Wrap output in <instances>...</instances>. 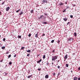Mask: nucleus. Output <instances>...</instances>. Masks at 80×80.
<instances>
[{
  "label": "nucleus",
  "instance_id": "f257e3e1",
  "mask_svg": "<svg viewBox=\"0 0 80 80\" xmlns=\"http://www.w3.org/2000/svg\"><path fill=\"white\" fill-rule=\"evenodd\" d=\"M52 61H55V60L56 59H57V56L52 57Z\"/></svg>",
  "mask_w": 80,
  "mask_h": 80
},
{
  "label": "nucleus",
  "instance_id": "f03ea898",
  "mask_svg": "<svg viewBox=\"0 0 80 80\" xmlns=\"http://www.w3.org/2000/svg\"><path fill=\"white\" fill-rule=\"evenodd\" d=\"M42 3H48V1H47V0H43L42 1Z\"/></svg>",
  "mask_w": 80,
  "mask_h": 80
},
{
  "label": "nucleus",
  "instance_id": "7ed1b4c3",
  "mask_svg": "<svg viewBox=\"0 0 80 80\" xmlns=\"http://www.w3.org/2000/svg\"><path fill=\"white\" fill-rule=\"evenodd\" d=\"M10 9V7H7L6 8V11H8Z\"/></svg>",
  "mask_w": 80,
  "mask_h": 80
},
{
  "label": "nucleus",
  "instance_id": "20e7f679",
  "mask_svg": "<svg viewBox=\"0 0 80 80\" xmlns=\"http://www.w3.org/2000/svg\"><path fill=\"white\" fill-rule=\"evenodd\" d=\"M68 41H69V42H72L73 41V40H72V38H71L68 39Z\"/></svg>",
  "mask_w": 80,
  "mask_h": 80
},
{
  "label": "nucleus",
  "instance_id": "39448f33",
  "mask_svg": "<svg viewBox=\"0 0 80 80\" xmlns=\"http://www.w3.org/2000/svg\"><path fill=\"white\" fill-rule=\"evenodd\" d=\"M67 57H68V55H66V56L64 57V58L65 59H67Z\"/></svg>",
  "mask_w": 80,
  "mask_h": 80
},
{
  "label": "nucleus",
  "instance_id": "423d86ee",
  "mask_svg": "<svg viewBox=\"0 0 80 80\" xmlns=\"http://www.w3.org/2000/svg\"><path fill=\"white\" fill-rule=\"evenodd\" d=\"M45 78H48V75H46L45 76Z\"/></svg>",
  "mask_w": 80,
  "mask_h": 80
},
{
  "label": "nucleus",
  "instance_id": "0eeeda50",
  "mask_svg": "<svg viewBox=\"0 0 80 80\" xmlns=\"http://www.w3.org/2000/svg\"><path fill=\"white\" fill-rule=\"evenodd\" d=\"M63 5V3H62V2H60V3L59 5H61V6H62V5Z\"/></svg>",
  "mask_w": 80,
  "mask_h": 80
},
{
  "label": "nucleus",
  "instance_id": "6e6552de",
  "mask_svg": "<svg viewBox=\"0 0 80 80\" xmlns=\"http://www.w3.org/2000/svg\"><path fill=\"white\" fill-rule=\"evenodd\" d=\"M77 79H78V78H77V77H75L74 78V80H77Z\"/></svg>",
  "mask_w": 80,
  "mask_h": 80
},
{
  "label": "nucleus",
  "instance_id": "1a4fd4ad",
  "mask_svg": "<svg viewBox=\"0 0 80 80\" xmlns=\"http://www.w3.org/2000/svg\"><path fill=\"white\" fill-rule=\"evenodd\" d=\"M42 59H41L39 60L37 62V63H40V62H41V61H42Z\"/></svg>",
  "mask_w": 80,
  "mask_h": 80
},
{
  "label": "nucleus",
  "instance_id": "9d476101",
  "mask_svg": "<svg viewBox=\"0 0 80 80\" xmlns=\"http://www.w3.org/2000/svg\"><path fill=\"white\" fill-rule=\"evenodd\" d=\"M35 37H36V38H38V34H36L35 35Z\"/></svg>",
  "mask_w": 80,
  "mask_h": 80
},
{
  "label": "nucleus",
  "instance_id": "9b49d317",
  "mask_svg": "<svg viewBox=\"0 0 80 80\" xmlns=\"http://www.w3.org/2000/svg\"><path fill=\"white\" fill-rule=\"evenodd\" d=\"M63 20L64 21H67V18H64Z\"/></svg>",
  "mask_w": 80,
  "mask_h": 80
},
{
  "label": "nucleus",
  "instance_id": "f8f14e48",
  "mask_svg": "<svg viewBox=\"0 0 80 80\" xmlns=\"http://www.w3.org/2000/svg\"><path fill=\"white\" fill-rule=\"evenodd\" d=\"M42 17H43V15H42L40 17H39V19H40V18H42Z\"/></svg>",
  "mask_w": 80,
  "mask_h": 80
},
{
  "label": "nucleus",
  "instance_id": "ddd939ff",
  "mask_svg": "<svg viewBox=\"0 0 80 80\" xmlns=\"http://www.w3.org/2000/svg\"><path fill=\"white\" fill-rule=\"evenodd\" d=\"M74 37H76V36H77V33H76V32H75L74 34Z\"/></svg>",
  "mask_w": 80,
  "mask_h": 80
},
{
  "label": "nucleus",
  "instance_id": "4468645a",
  "mask_svg": "<svg viewBox=\"0 0 80 80\" xmlns=\"http://www.w3.org/2000/svg\"><path fill=\"white\" fill-rule=\"evenodd\" d=\"M23 13V12H22H22H21V13H19V15H22V14Z\"/></svg>",
  "mask_w": 80,
  "mask_h": 80
},
{
  "label": "nucleus",
  "instance_id": "2eb2a0df",
  "mask_svg": "<svg viewBox=\"0 0 80 80\" xmlns=\"http://www.w3.org/2000/svg\"><path fill=\"white\" fill-rule=\"evenodd\" d=\"M42 23H43V24H47V23L45 22H43Z\"/></svg>",
  "mask_w": 80,
  "mask_h": 80
},
{
  "label": "nucleus",
  "instance_id": "dca6fc26",
  "mask_svg": "<svg viewBox=\"0 0 80 80\" xmlns=\"http://www.w3.org/2000/svg\"><path fill=\"white\" fill-rule=\"evenodd\" d=\"M18 38H22V37L21 36H18Z\"/></svg>",
  "mask_w": 80,
  "mask_h": 80
},
{
  "label": "nucleus",
  "instance_id": "f3484780",
  "mask_svg": "<svg viewBox=\"0 0 80 80\" xmlns=\"http://www.w3.org/2000/svg\"><path fill=\"white\" fill-rule=\"evenodd\" d=\"M2 49H4L5 48V47H4V46L2 47Z\"/></svg>",
  "mask_w": 80,
  "mask_h": 80
},
{
  "label": "nucleus",
  "instance_id": "a211bd4d",
  "mask_svg": "<svg viewBox=\"0 0 80 80\" xmlns=\"http://www.w3.org/2000/svg\"><path fill=\"white\" fill-rule=\"evenodd\" d=\"M66 67H68V64H66Z\"/></svg>",
  "mask_w": 80,
  "mask_h": 80
},
{
  "label": "nucleus",
  "instance_id": "6ab92c4d",
  "mask_svg": "<svg viewBox=\"0 0 80 80\" xmlns=\"http://www.w3.org/2000/svg\"><path fill=\"white\" fill-rule=\"evenodd\" d=\"M20 9H19L17 11H16V12L17 13H18V12H19V11H20Z\"/></svg>",
  "mask_w": 80,
  "mask_h": 80
},
{
  "label": "nucleus",
  "instance_id": "aec40b11",
  "mask_svg": "<svg viewBox=\"0 0 80 80\" xmlns=\"http://www.w3.org/2000/svg\"><path fill=\"white\" fill-rule=\"evenodd\" d=\"M43 59H44V58H45V55H43Z\"/></svg>",
  "mask_w": 80,
  "mask_h": 80
},
{
  "label": "nucleus",
  "instance_id": "412c9836",
  "mask_svg": "<svg viewBox=\"0 0 80 80\" xmlns=\"http://www.w3.org/2000/svg\"><path fill=\"white\" fill-rule=\"evenodd\" d=\"M32 77V75H30V76H29L28 77V78H30V77Z\"/></svg>",
  "mask_w": 80,
  "mask_h": 80
},
{
  "label": "nucleus",
  "instance_id": "4be33fe9",
  "mask_svg": "<svg viewBox=\"0 0 80 80\" xmlns=\"http://www.w3.org/2000/svg\"><path fill=\"white\" fill-rule=\"evenodd\" d=\"M24 48H25V47H22L21 48V49H22V50H23V49H24Z\"/></svg>",
  "mask_w": 80,
  "mask_h": 80
},
{
  "label": "nucleus",
  "instance_id": "5701e85b",
  "mask_svg": "<svg viewBox=\"0 0 80 80\" xmlns=\"http://www.w3.org/2000/svg\"><path fill=\"white\" fill-rule=\"evenodd\" d=\"M70 22H68L67 23V25H69V24H70Z\"/></svg>",
  "mask_w": 80,
  "mask_h": 80
},
{
  "label": "nucleus",
  "instance_id": "b1692460",
  "mask_svg": "<svg viewBox=\"0 0 80 80\" xmlns=\"http://www.w3.org/2000/svg\"><path fill=\"white\" fill-rule=\"evenodd\" d=\"M27 52H31V51H30V50H28L27 51Z\"/></svg>",
  "mask_w": 80,
  "mask_h": 80
},
{
  "label": "nucleus",
  "instance_id": "393cba45",
  "mask_svg": "<svg viewBox=\"0 0 80 80\" xmlns=\"http://www.w3.org/2000/svg\"><path fill=\"white\" fill-rule=\"evenodd\" d=\"M53 42H54V40H52L51 41V43H53Z\"/></svg>",
  "mask_w": 80,
  "mask_h": 80
},
{
  "label": "nucleus",
  "instance_id": "a878e982",
  "mask_svg": "<svg viewBox=\"0 0 80 80\" xmlns=\"http://www.w3.org/2000/svg\"><path fill=\"white\" fill-rule=\"evenodd\" d=\"M31 13H33V11L31 10Z\"/></svg>",
  "mask_w": 80,
  "mask_h": 80
},
{
  "label": "nucleus",
  "instance_id": "bb28decb",
  "mask_svg": "<svg viewBox=\"0 0 80 80\" xmlns=\"http://www.w3.org/2000/svg\"><path fill=\"white\" fill-rule=\"evenodd\" d=\"M10 57H11V55H9L8 56V58H10Z\"/></svg>",
  "mask_w": 80,
  "mask_h": 80
},
{
  "label": "nucleus",
  "instance_id": "cd10ccee",
  "mask_svg": "<svg viewBox=\"0 0 80 80\" xmlns=\"http://www.w3.org/2000/svg\"><path fill=\"white\" fill-rule=\"evenodd\" d=\"M67 8H69V6H67L66 9H67Z\"/></svg>",
  "mask_w": 80,
  "mask_h": 80
},
{
  "label": "nucleus",
  "instance_id": "c85d7f7f",
  "mask_svg": "<svg viewBox=\"0 0 80 80\" xmlns=\"http://www.w3.org/2000/svg\"><path fill=\"white\" fill-rule=\"evenodd\" d=\"M29 56H30V54H28L27 55V57H29Z\"/></svg>",
  "mask_w": 80,
  "mask_h": 80
},
{
  "label": "nucleus",
  "instance_id": "c756f323",
  "mask_svg": "<svg viewBox=\"0 0 80 80\" xmlns=\"http://www.w3.org/2000/svg\"><path fill=\"white\" fill-rule=\"evenodd\" d=\"M11 64H12V62H9V65H11Z\"/></svg>",
  "mask_w": 80,
  "mask_h": 80
},
{
  "label": "nucleus",
  "instance_id": "7c9ffc66",
  "mask_svg": "<svg viewBox=\"0 0 80 80\" xmlns=\"http://www.w3.org/2000/svg\"><path fill=\"white\" fill-rule=\"evenodd\" d=\"M40 70H41V69H40V68H38V71H40Z\"/></svg>",
  "mask_w": 80,
  "mask_h": 80
},
{
  "label": "nucleus",
  "instance_id": "2f4dec72",
  "mask_svg": "<svg viewBox=\"0 0 80 80\" xmlns=\"http://www.w3.org/2000/svg\"><path fill=\"white\" fill-rule=\"evenodd\" d=\"M70 17L72 18H73V15H71Z\"/></svg>",
  "mask_w": 80,
  "mask_h": 80
},
{
  "label": "nucleus",
  "instance_id": "473e14b6",
  "mask_svg": "<svg viewBox=\"0 0 80 80\" xmlns=\"http://www.w3.org/2000/svg\"><path fill=\"white\" fill-rule=\"evenodd\" d=\"M78 70H80V67L78 69Z\"/></svg>",
  "mask_w": 80,
  "mask_h": 80
},
{
  "label": "nucleus",
  "instance_id": "72a5a7b5",
  "mask_svg": "<svg viewBox=\"0 0 80 80\" xmlns=\"http://www.w3.org/2000/svg\"><path fill=\"white\" fill-rule=\"evenodd\" d=\"M44 15H46L47 16V14H46V13H44Z\"/></svg>",
  "mask_w": 80,
  "mask_h": 80
},
{
  "label": "nucleus",
  "instance_id": "f704fd0d",
  "mask_svg": "<svg viewBox=\"0 0 80 80\" xmlns=\"http://www.w3.org/2000/svg\"><path fill=\"white\" fill-rule=\"evenodd\" d=\"M3 41H5V38H4L3 39Z\"/></svg>",
  "mask_w": 80,
  "mask_h": 80
},
{
  "label": "nucleus",
  "instance_id": "c9c22d12",
  "mask_svg": "<svg viewBox=\"0 0 80 80\" xmlns=\"http://www.w3.org/2000/svg\"><path fill=\"white\" fill-rule=\"evenodd\" d=\"M31 34H29L28 35V37H30L31 36Z\"/></svg>",
  "mask_w": 80,
  "mask_h": 80
},
{
  "label": "nucleus",
  "instance_id": "e433bc0d",
  "mask_svg": "<svg viewBox=\"0 0 80 80\" xmlns=\"http://www.w3.org/2000/svg\"><path fill=\"white\" fill-rule=\"evenodd\" d=\"M52 53H54L55 52V50H53L52 52Z\"/></svg>",
  "mask_w": 80,
  "mask_h": 80
},
{
  "label": "nucleus",
  "instance_id": "4c0bfd02",
  "mask_svg": "<svg viewBox=\"0 0 80 80\" xmlns=\"http://www.w3.org/2000/svg\"><path fill=\"white\" fill-rule=\"evenodd\" d=\"M60 41H58V42H57V43H60Z\"/></svg>",
  "mask_w": 80,
  "mask_h": 80
},
{
  "label": "nucleus",
  "instance_id": "58836bf2",
  "mask_svg": "<svg viewBox=\"0 0 80 80\" xmlns=\"http://www.w3.org/2000/svg\"><path fill=\"white\" fill-rule=\"evenodd\" d=\"M3 4H4V2H2V5H3Z\"/></svg>",
  "mask_w": 80,
  "mask_h": 80
},
{
  "label": "nucleus",
  "instance_id": "ea45409f",
  "mask_svg": "<svg viewBox=\"0 0 80 80\" xmlns=\"http://www.w3.org/2000/svg\"><path fill=\"white\" fill-rule=\"evenodd\" d=\"M73 6H74V7H75V4H72Z\"/></svg>",
  "mask_w": 80,
  "mask_h": 80
},
{
  "label": "nucleus",
  "instance_id": "a19ab883",
  "mask_svg": "<svg viewBox=\"0 0 80 80\" xmlns=\"http://www.w3.org/2000/svg\"><path fill=\"white\" fill-rule=\"evenodd\" d=\"M60 68V66H58V68Z\"/></svg>",
  "mask_w": 80,
  "mask_h": 80
},
{
  "label": "nucleus",
  "instance_id": "79ce46f5",
  "mask_svg": "<svg viewBox=\"0 0 80 80\" xmlns=\"http://www.w3.org/2000/svg\"><path fill=\"white\" fill-rule=\"evenodd\" d=\"M55 75V73H54L53 74V76H54V75Z\"/></svg>",
  "mask_w": 80,
  "mask_h": 80
},
{
  "label": "nucleus",
  "instance_id": "37998d69",
  "mask_svg": "<svg viewBox=\"0 0 80 80\" xmlns=\"http://www.w3.org/2000/svg\"><path fill=\"white\" fill-rule=\"evenodd\" d=\"M3 62V59L0 61V62Z\"/></svg>",
  "mask_w": 80,
  "mask_h": 80
},
{
  "label": "nucleus",
  "instance_id": "c03bdc74",
  "mask_svg": "<svg viewBox=\"0 0 80 80\" xmlns=\"http://www.w3.org/2000/svg\"><path fill=\"white\" fill-rule=\"evenodd\" d=\"M65 12V10H64L63 11V12Z\"/></svg>",
  "mask_w": 80,
  "mask_h": 80
},
{
  "label": "nucleus",
  "instance_id": "a18cd8bd",
  "mask_svg": "<svg viewBox=\"0 0 80 80\" xmlns=\"http://www.w3.org/2000/svg\"><path fill=\"white\" fill-rule=\"evenodd\" d=\"M78 80H80V77L78 78Z\"/></svg>",
  "mask_w": 80,
  "mask_h": 80
},
{
  "label": "nucleus",
  "instance_id": "49530a36",
  "mask_svg": "<svg viewBox=\"0 0 80 80\" xmlns=\"http://www.w3.org/2000/svg\"><path fill=\"white\" fill-rule=\"evenodd\" d=\"M40 55V54H39L38 55V56H37V57H38V56Z\"/></svg>",
  "mask_w": 80,
  "mask_h": 80
},
{
  "label": "nucleus",
  "instance_id": "de8ad7c7",
  "mask_svg": "<svg viewBox=\"0 0 80 80\" xmlns=\"http://www.w3.org/2000/svg\"><path fill=\"white\" fill-rule=\"evenodd\" d=\"M14 57H16V55H15L14 56Z\"/></svg>",
  "mask_w": 80,
  "mask_h": 80
},
{
  "label": "nucleus",
  "instance_id": "09e8293b",
  "mask_svg": "<svg viewBox=\"0 0 80 80\" xmlns=\"http://www.w3.org/2000/svg\"><path fill=\"white\" fill-rule=\"evenodd\" d=\"M45 34H43V36H45Z\"/></svg>",
  "mask_w": 80,
  "mask_h": 80
},
{
  "label": "nucleus",
  "instance_id": "8fccbe9b",
  "mask_svg": "<svg viewBox=\"0 0 80 80\" xmlns=\"http://www.w3.org/2000/svg\"><path fill=\"white\" fill-rule=\"evenodd\" d=\"M8 74V73H6L5 75H7Z\"/></svg>",
  "mask_w": 80,
  "mask_h": 80
},
{
  "label": "nucleus",
  "instance_id": "3c124183",
  "mask_svg": "<svg viewBox=\"0 0 80 80\" xmlns=\"http://www.w3.org/2000/svg\"><path fill=\"white\" fill-rule=\"evenodd\" d=\"M60 75V73H58V75Z\"/></svg>",
  "mask_w": 80,
  "mask_h": 80
},
{
  "label": "nucleus",
  "instance_id": "603ef678",
  "mask_svg": "<svg viewBox=\"0 0 80 80\" xmlns=\"http://www.w3.org/2000/svg\"><path fill=\"white\" fill-rule=\"evenodd\" d=\"M65 4H67V2H66Z\"/></svg>",
  "mask_w": 80,
  "mask_h": 80
},
{
  "label": "nucleus",
  "instance_id": "864d4df0",
  "mask_svg": "<svg viewBox=\"0 0 80 80\" xmlns=\"http://www.w3.org/2000/svg\"><path fill=\"white\" fill-rule=\"evenodd\" d=\"M71 72H72V70L71 71Z\"/></svg>",
  "mask_w": 80,
  "mask_h": 80
},
{
  "label": "nucleus",
  "instance_id": "5fc2aeb1",
  "mask_svg": "<svg viewBox=\"0 0 80 80\" xmlns=\"http://www.w3.org/2000/svg\"><path fill=\"white\" fill-rule=\"evenodd\" d=\"M1 14V12H0V14Z\"/></svg>",
  "mask_w": 80,
  "mask_h": 80
},
{
  "label": "nucleus",
  "instance_id": "6e6d98bb",
  "mask_svg": "<svg viewBox=\"0 0 80 80\" xmlns=\"http://www.w3.org/2000/svg\"><path fill=\"white\" fill-rule=\"evenodd\" d=\"M52 65H53V63H52Z\"/></svg>",
  "mask_w": 80,
  "mask_h": 80
},
{
  "label": "nucleus",
  "instance_id": "4d7b16f0",
  "mask_svg": "<svg viewBox=\"0 0 80 80\" xmlns=\"http://www.w3.org/2000/svg\"><path fill=\"white\" fill-rule=\"evenodd\" d=\"M2 0H0V1H2Z\"/></svg>",
  "mask_w": 80,
  "mask_h": 80
},
{
  "label": "nucleus",
  "instance_id": "13d9d810",
  "mask_svg": "<svg viewBox=\"0 0 80 80\" xmlns=\"http://www.w3.org/2000/svg\"><path fill=\"white\" fill-rule=\"evenodd\" d=\"M0 72H1V71H0Z\"/></svg>",
  "mask_w": 80,
  "mask_h": 80
}]
</instances>
